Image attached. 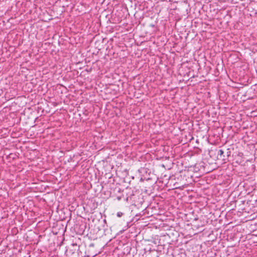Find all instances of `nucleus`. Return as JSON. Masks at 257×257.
<instances>
[{
    "label": "nucleus",
    "mask_w": 257,
    "mask_h": 257,
    "mask_svg": "<svg viewBox=\"0 0 257 257\" xmlns=\"http://www.w3.org/2000/svg\"><path fill=\"white\" fill-rule=\"evenodd\" d=\"M123 215V213L121 212H118L117 213V216L118 217H120L122 216Z\"/></svg>",
    "instance_id": "7ed1b4c3"
},
{
    "label": "nucleus",
    "mask_w": 257,
    "mask_h": 257,
    "mask_svg": "<svg viewBox=\"0 0 257 257\" xmlns=\"http://www.w3.org/2000/svg\"><path fill=\"white\" fill-rule=\"evenodd\" d=\"M177 216H178V218L180 217V216H179L178 214L177 215Z\"/></svg>",
    "instance_id": "39448f33"
},
{
    "label": "nucleus",
    "mask_w": 257,
    "mask_h": 257,
    "mask_svg": "<svg viewBox=\"0 0 257 257\" xmlns=\"http://www.w3.org/2000/svg\"><path fill=\"white\" fill-rule=\"evenodd\" d=\"M224 153V152L223 150H219V152H218V155H220V156H221L222 155H223Z\"/></svg>",
    "instance_id": "20e7f679"
},
{
    "label": "nucleus",
    "mask_w": 257,
    "mask_h": 257,
    "mask_svg": "<svg viewBox=\"0 0 257 257\" xmlns=\"http://www.w3.org/2000/svg\"><path fill=\"white\" fill-rule=\"evenodd\" d=\"M186 254L182 251V250H181V252L178 254V257H186Z\"/></svg>",
    "instance_id": "f03ea898"
},
{
    "label": "nucleus",
    "mask_w": 257,
    "mask_h": 257,
    "mask_svg": "<svg viewBox=\"0 0 257 257\" xmlns=\"http://www.w3.org/2000/svg\"><path fill=\"white\" fill-rule=\"evenodd\" d=\"M187 173L185 170L184 171H180V176H178V180H180V182H182V186L186 185L185 181L186 180V173Z\"/></svg>",
    "instance_id": "f257e3e1"
}]
</instances>
